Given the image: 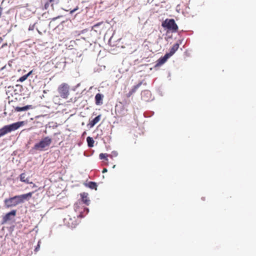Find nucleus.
Wrapping results in <instances>:
<instances>
[{"label": "nucleus", "instance_id": "nucleus-10", "mask_svg": "<svg viewBox=\"0 0 256 256\" xmlns=\"http://www.w3.org/2000/svg\"><path fill=\"white\" fill-rule=\"evenodd\" d=\"M20 180L24 182L26 184H32V186H34V184H32V182H30V175L28 174H26L25 172L22 173L20 176Z\"/></svg>", "mask_w": 256, "mask_h": 256}, {"label": "nucleus", "instance_id": "nucleus-7", "mask_svg": "<svg viewBox=\"0 0 256 256\" xmlns=\"http://www.w3.org/2000/svg\"><path fill=\"white\" fill-rule=\"evenodd\" d=\"M64 222L68 227L72 228H75L78 224L74 216L72 218L70 216H68V218H64Z\"/></svg>", "mask_w": 256, "mask_h": 256}, {"label": "nucleus", "instance_id": "nucleus-24", "mask_svg": "<svg viewBox=\"0 0 256 256\" xmlns=\"http://www.w3.org/2000/svg\"><path fill=\"white\" fill-rule=\"evenodd\" d=\"M50 2L53 4H58L59 2V0H50Z\"/></svg>", "mask_w": 256, "mask_h": 256}, {"label": "nucleus", "instance_id": "nucleus-2", "mask_svg": "<svg viewBox=\"0 0 256 256\" xmlns=\"http://www.w3.org/2000/svg\"><path fill=\"white\" fill-rule=\"evenodd\" d=\"M24 124V122L21 121L4 126L0 129V138L12 131L18 130Z\"/></svg>", "mask_w": 256, "mask_h": 256}, {"label": "nucleus", "instance_id": "nucleus-29", "mask_svg": "<svg viewBox=\"0 0 256 256\" xmlns=\"http://www.w3.org/2000/svg\"><path fill=\"white\" fill-rule=\"evenodd\" d=\"M60 16H58L56 17V18H52V20H56L58 18H60Z\"/></svg>", "mask_w": 256, "mask_h": 256}, {"label": "nucleus", "instance_id": "nucleus-6", "mask_svg": "<svg viewBox=\"0 0 256 256\" xmlns=\"http://www.w3.org/2000/svg\"><path fill=\"white\" fill-rule=\"evenodd\" d=\"M69 86L66 83H62L59 86L58 91L60 96L63 98H67L69 95Z\"/></svg>", "mask_w": 256, "mask_h": 256}, {"label": "nucleus", "instance_id": "nucleus-4", "mask_svg": "<svg viewBox=\"0 0 256 256\" xmlns=\"http://www.w3.org/2000/svg\"><path fill=\"white\" fill-rule=\"evenodd\" d=\"M74 208L75 212H78L77 217L83 218L89 212V209L82 206L79 200L74 204Z\"/></svg>", "mask_w": 256, "mask_h": 256}, {"label": "nucleus", "instance_id": "nucleus-12", "mask_svg": "<svg viewBox=\"0 0 256 256\" xmlns=\"http://www.w3.org/2000/svg\"><path fill=\"white\" fill-rule=\"evenodd\" d=\"M170 57L166 54H164V56L160 58L157 61L156 64L155 65V66H160L164 64L168 59Z\"/></svg>", "mask_w": 256, "mask_h": 256}, {"label": "nucleus", "instance_id": "nucleus-1", "mask_svg": "<svg viewBox=\"0 0 256 256\" xmlns=\"http://www.w3.org/2000/svg\"><path fill=\"white\" fill-rule=\"evenodd\" d=\"M32 196V193L20 196H14L12 198L6 199L4 204L6 208H11L23 202L25 200H28Z\"/></svg>", "mask_w": 256, "mask_h": 256}, {"label": "nucleus", "instance_id": "nucleus-3", "mask_svg": "<svg viewBox=\"0 0 256 256\" xmlns=\"http://www.w3.org/2000/svg\"><path fill=\"white\" fill-rule=\"evenodd\" d=\"M52 142V140L49 136H46L38 142L36 143L33 149L38 151H44L50 146Z\"/></svg>", "mask_w": 256, "mask_h": 256}, {"label": "nucleus", "instance_id": "nucleus-27", "mask_svg": "<svg viewBox=\"0 0 256 256\" xmlns=\"http://www.w3.org/2000/svg\"><path fill=\"white\" fill-rule=\"evenodd\" d=\"M107 172V169L106 168H104V170L102 171V173H104V172Z\"/></svg>", "mask_w": 256, "mask_h": 256}, {"label": "nucleus", "instance_id": "nucleus-31", "mask_svg": "<svg viewBox=\"0 0 256 256\" xmlns=\"http://www.w3.org/2000/svg\"><path fill=\"white\" fill-rule=\"evenodd\" d=\"M115 166H115V165H114V166H113V168H115Z\"/></svg>", "mask_w": 256, "mask_h": 256}, {"label": "nucleus", "instance_id": "nucleus-11", "mask_svg": "<svg viewBox=\"0 0 256 256\" xmlns=\"http://www.w3.org/2000/svg\"><path fill=\"white\" fill-rule=\"evenodd\" d=\"M141 95L142 100L146 102H148L151 100V92L148 90L142 91Z\"/></svg>", "mask_w": 256, "mask_h": 256}, {"label": "nucleus", "instance_id": "nucleus-9", "mask_svg": "<svg viewBox=\"0 0 256 256\" xmlns=\"http://www.w3.org/2000/svg\"><path fill=\"white\" fill-rule=\"evenodd\" d=\"M16 210H12L11 212L6 214L2 218V224H4L6 223L8 221L11 220L10 216H14L16 215Z\"/></svg>", "mask_w": 256, "mask_h": 256}, {"label": "nucleus", "instance_id": "nucleus-21", "mask_svg": "<svg viewBox=\"0 0 256 256\" xmlns=\"http://www.w3.org/2000/svg\"><path fill=\"white\" fill-rule=\"evenodd\" d=\"M28 78V75H24L21 76L18 80V82H23L26 80Z\"/></svg>", "mask_w": 256, "mask_h": 256}, {"label": "nucleus", "instance_id": "nucleus-28", "mask_svg": "<svg viewBox=\"0 0 256 256\" xmlns=\"http://www.w3.org/2000/svg\"><path fill=\"white\" fill-rule=\"evenodd\" d=\"M32 73V71H30L29 72H28L27 74H26V75H28V77Z\"/></svg>", "mask_w": 256, "mask_h": 256}, {"label": "nucleus", "instance_id": "nucleus-19", "mask_svg": "<svg viewBox=\"0 0 256 256\" xmlns=\"http://www.w3.org/2000/svg\"><path fill=\"white\" fill-rule=\"evenodd\" d=\"M86 142H88V146L90 148H92L94 146V140L93 138L90 136H88L86 138Z\"/></svg>", "mask_w": 256, "mask_h": 256}, {"label": "nucleus", "instance_id": "nucleus-30", "mask_svg": "<svg viewBox=\"0 0 256 256\" xmlns=\"http://www.w3.org/2000/svg\"><path fill=\"white\" fill-rule=\"evenodd\" d=\"M2 13V8H0V16H1Z\"/></svg>", "mask_w": 256, "mask_h": 256}, {"label": "nucleus", "instance_id": "nucleus-26", "mask_svg": "<svg viewBox=\"0 0 256 256\" xmlns=\"http://www.w3.org/2000/svg\"><path fill=\"white\" fill-rule=\"evenodd\" d=\"M78 9V8H74V10H70V13L71 14H73V13H74V12H76Z\"/></svg>", "mask_w": 256, "mask_h": 256}, {"label": "nucleus", "instance_id": "nucleus-13", "mask_svg": "<svg viewBox=\"0 0 256 256\" xmlns=\"http://www.w3.org/2000/svg\"><path fill=\"white\" fill-rule=\"evenodd\" d=\"M142 82H140L136 85L134 86V87L130 90V92L126 94L127 97H130L136 90L140 87L142 85Z\"/></svg>", "mask_w": 256, "mask_h": 256}, {"label": "nucleus", "instance_id": "nucleus-14", "mask_svg": "<svg viewBox=\"0 0 256 256\" xmlns=\"http://www.w3.org/2000/svg\"><path fill=\"white\" fill-rule=\"evenodd\" d=\"M104 98L103 94H97L95 96L96 104L97 105H100L102 104V98Z\"/></svg>", "mask_w": 256, "mask_h": 256}, {"label": "nucleus", "instance_id": "nucleus-16", "mask_svg": "<svg viewBox=\"0 0 256 256\" xmlns=\"http://www.w3.org/2000/svg\"><path fill=\"white\" fill-rule=\"evenodd\" d=\"M178 48L179 44L178 43L175 44L170 48V52L168 53H166V54H168L170 57L176 52L178 50Z\"/></svg>", "mask_w": 256, "mask_h": 256}, {"label": "nucleus", "instance_id": "nucleus-5", "mask_svg": "<svg viewBox=\"0 0 256 256\" xmlns=\"http://www.w3.org/2000/svg\"><path fill=\"white\" fill-rule=\"evenodd\" d=\"M162 26L172 32H176L178 29V26L174 19H166L162 22Z\"/></svg>", "mask_w": 256, "mask_h": 256}, {"label": "nucleus", "instance_id": "nucleus-17", "mask_svg": "<svg viewBox=\"0 0 256 256\" xmlns=\"http://www.w3.org/2000/svg\"><path fill=\"white\" fill-rule=\"evenodd\" d=\"M101 116L98 115L96 118H94L90 122V127H93L96 124H97L100 119Z\"/></svg>", "mask_w": 256, "mask_h": 256}, {"label": "nucleus", "instance_id": "nucleus-20", "mask_svg": "<svg viewBox=\"0 0 256 256\" xmlns=\"http://www.w3.org/2000/svg\"><path fill=\"white\" fill-rule=\"evenodd\" d=\"M107 156V154L101 153L99 155V158L100 160L105 159L106 160H108V158H106Z\"/></svg>", "mask_w": 256, "mask_h": 256}, {"label": "nucleus", "instance_id": "nucleus-18", "mask_svg": "<svg viewBox=\"0 0 256 256\" xmlns=\"http://www.w3.org/2000/svg\"><path fill=\"white\" fill-rule=\"evenodd\" d=\"M86 186L92 190H97V184L95 182H90L86 184Z\"/></svg>", "mask_w": 256, "mask_h": 256}, {"label": "nucleus", "instance_id": "nucleus-8", "mask_svg": "<svg viewBox=\"0 0 256 256\" xmlns=\"http://www.w3.org/2000/svg\"><path fill=\"white\" fill-rule=\"evenodd\" d=\"M79 201H81L86 206H89L90 203V200L88 196V193H80Z\"/></svg>", "mask_w": 256, "mask_h": 256}, {"label": "nucleus", "instance_id": "nucleus-23", "mask_svg": "<svg viewBox=\"0 0 256 256\" xmlns=\"http://www.w3.org/2000/svg\"><path fill=\"white\" fill-rule=\"evenodd\" d=\"M35 24H30L28 28V30H34Z\"/></svg>", "mask_w": 256, "mask_h": 256}, {"label": "nucleus", "instance_id": "nucleus-22", "mask_svg": "<svg viewBox=\"0 0 256 256\" xmlns=\"http://www.w3.org/2000/svg\"><path fill=\"white\" fill-rule=\"evenodd\" d=\"M40 242L39 241L38 242L37 246H36V248L34 249V251L36 252H38L40 248Z\"/></svg>", "mask_w": 256, "mask_h": 256}, {"label": "nucleus", "instance_id": "nucleus-15", "mask_svg": "<svg viewBox=\"0 0 256 256\" xmlns=\"http://www.w3.org/2000/svg\"><path fill=\"white\" fill-rule=\"evenodd\" d=\"M32 108V105H27L24 106H16L15 108V111L17 112H25L29 110L30 108Z\"/></svg>", "mask_w": 256, "mask_h": 256}, {"label": "nucleus", "instance_id": "nucleus-25", "mask_svg": "<svg viewBox=\"0 0 256 256\" xmlns=\"http://www.w3.org/2000/svg\"><path fill=\"white\" fill-rule=\"evenodd\" d=\"M112 154L114 156H116L118 154V152L116 151H113L112 152Z\"/></svg>", "mask_w": 256, "mask_h": 256}]
</instances>
